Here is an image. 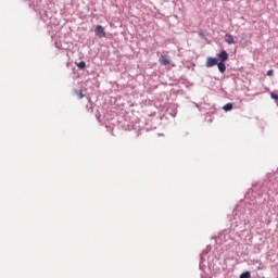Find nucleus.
Instances as JSON below:
<instances>
[{"label":"nucleus","mask_w":278,"mask_h":278,"mask_svg":"<svg viewBox=\"0 0 278 278\" xmlns=\"http://www.w3.org/2000/svg\"><path fill=\"white\" fill-rule=\"evenodd\" d=\"M218 64V59L217 58H212V56H208L206 59V68H212V66H217Z\"/></svg>","instance_id":"f257e3e1"},{"label":"nucleus","mask_w":278,"mask_h":278,"mask_svg":"<svg viewBox=\"0 0 278 278\" xmlns=\"http://www.w3.org/2000/svg\"><path fill=\"white\" fill-rule=\"evenodd\" d=\"M94 34L98 36V38H105V28H103L101 25H98L96 26Z\"/></svg>","instance_id":"f03ea898"},{"label":"nucleus","mask_w":278,"mask_h":278,"mask_svg":"<svg viewBox=\"0 0 278 278\" xmlns=\"http://www.w3.org/2000/svg\"><path fill=\"white\" fill-rule=\"evenodd\" d=\"M218 60H219V62H227L229 60V53H227L225 50H223L218 54Z\"/></svg>","instance_id":"7ed1b4c3"},{"label":"nucleus","mask_w":278,"mask_h":278,"mask_svg":"<svg viewBox=\"0 0 278 278\" xmlns=\"http://www.w3.org/2000/svg\"><path fill=\"white\" fill-rule=\"evenodd\" d=\"M225 42H227V45H236V39H233V35L226 34Z\"/></svg>","instance_id":"20e7f679"},{"label":"nucleus","mask_w":278,"mask_h":278,"mask_svg":"<svg viewBox=\"0 0 278 278\" xmlns=\"http://www.w3.org/2000/svg\"><path fill=\"white\" fill-rule=\"evenodd\" d=\"M160 62L163 66H168V64H170V59L166 55H161Z\"/></svg>","instance_id":"39448f33"},{"label":"nucleus","mask_w":278,"mask_h":278,"mask_svg":"<svg viewBox=\"0 0 278 278\" xmlns=\"http://www.w3.org/2000/svg\"><path fill=\"white\" fill-rule=\"evenodd\" d=\"M217 67L219 73H225V71H227V66L225 65V62H217Z\"/></svg>","instance_id":"423d86ee"},{"label":"nucleus","mask_w":278,"mask_h":278,"mask_svg":"<svg viewBox=\"0 0 278 278\" xmlns=\"http://www.w3.org/2000/svg\"><path fill=\"white\" fill-rule=\"evenodd\" d=\"M223 110H225V112H231V110H233V104L227 103L226 105L223 106Z\"/></svg>","instance_id":"0eeeda50"},{"label":"nucleus","mask_w":278,"mask_h":278,"mask_svg":"<svg viewBox=\"0 0 278 278\" xmlns=\"http://www.w3.org/2000/svg\"><path fill=\"white\" fill-rule=\"evenodd\" d=\"M76 66H77L80 71H84V68H86V62L80 61V62L76 63Z\"/></svg>","instance_id":"6e6552de"},{"label":"nucleus","mask_w":278,"mask_h":278,"mask_svg":"<svg viewBox=\"0 0 278 278\" xmlns=\"http://www.w3.org/2000/svg\"><path fill=\"white\" fill-rule=\"evenodd\" d=\"M240 278H251V273L250 271H244L240 275Z\"/></svg>","instance_id":"1a4fd4ad"},{"label":"nucleus","mask_w":278,"mask_h":278,"mask_svg":"<svg viewBox=\"0 0 278 278\" xmlns=\"http://www.w3.org/2000/svg\"><path fill=\"white\" fill-rule=\"evenodd\" d=\"M75 94L78 96V99H84V92L81 90H76Z\"/></svg>","instance_id":"9d476101"},{"label":"nucleus","mask_w":278,"mask_h":278,"mask_svg":"<svg viewBox=\"0 0 278 278\" xmlns=\"http://www.w3.org/2000/svg\"><path fill=\"white\" fill-rule=\"evenodd\" d=\"M270 97H271V99H276V101H278V94H277V93L271 92V93H270Z\"/></svg>","instance_id":"9b49d317"},{"label":"nucleus","mask_w":278,"mask_h":278,"mask_svg":"<svg viewBox=\"0 0 278 278\" xmlns=\"http://www.w3.org/2000/svg\"><path fill=\"white\" fill-rule=\"evenodd\" d=\"M274 73H275V71L269 70V71L267 72L268 77H273Z\"/></svg>","instance_id":"f8f14e48"},{"label":"nucleus","mask_w":278,"mask_h":278,"mask_svg":"<svg viewBox=\"0 0 278 278\" xmlns=\"http://www.w3.org/2000/svg\"><path fill=\"white\" fill-rule=\"evenodd\" d=\"M224 1H229V0H224Z\"/></svg>","instance_id":"ddd939ff"}]
</instances>
